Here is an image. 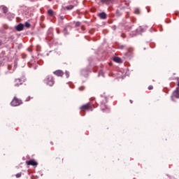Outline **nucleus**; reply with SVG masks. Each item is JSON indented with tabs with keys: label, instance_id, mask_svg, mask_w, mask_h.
Here are the masks:
<instances>
[{
	"label": "nucleus",
	"instance_id": "f257e3e1",
	"mask_svg": "<svg viewBox=\"0 0 179 179\" xmlns=\"http://www.w3.org/2000/svg\"><path fill=\"white\" fill-rule=\"evenodd\" d=\"M45 83L48 85V86H50L52 87L54 86L55 83V80H54V77L52 76H48L45 80H44Z\"/></svg>",
	"mask_w": 179,
	"mask_h": 179
},
{
	"label": "nucleus",
	"instance_id": "f03ea898",
	"mask_svg": "<svg viewBox=\"0 0 179 179\" xmlns=\"http://www.w3.org/2000/svg\"><path fill=\"white\" fill-rule=\"evenodd\" d=\"M80 110L84 113L85 111H87V110H90V111H93V106H92L90 103H87L86 104L82 105L80 107Z\"/></svg>",
	"mask_w": 179,
	"mask_h": 179
},
{
	"label": "nucleus",
	"instance_id": "7ed1b4c3",
	"mask_svg": "<svg viewBox=\"0 0 179 179\" xmlns=\"http://www.w3.org/2000/svg\"><path fill=\"white\" fill-rule=\"evenodd\" d=\"M20 104H22V100L16 97H14V99L11 101V106H13V107H17V106H20Z\"/></svg>",
	"mask_w": 179,
	"mask_h": 179
},
{
	"label": "nucleus",
	"instance_id": "20e7f679",
	"mask_svg": "<svg viewBox=\"0 0 179 179\" xmlns=\"http://www.w3.org/2000/svg\"><path fill=\"white\" fill-rule=\"evenodd\" d=\"M26 164H27V166H38V163H37V162H36V160H34V159L26 161Z\"/></svg>",
	"mask_w": 179,
	"mask_h": 179
},
{
	"label": "nucleus",
	"instance_id": "39448f33",
	"mask_svg": "<svg viewBox=\"0 0 179 179\" xmlns=\"http://www.w3.org/2000/svg\"><path fill=\"white\" fill-rule=\"evenodd\" d=\"M104 101L105 103H107V99H104L102 100V103H101V110L102 111H104V110H108V108L107 107V105H106V103H104Z\"/></svg>",
	"mask_w": 179,
	"mask_h": 179
},
{
	"label": "nucleus",
	"instance_id": "423d86ee",
	"mask_svg": "<svg viewBox=\"0 0 179 179\" xmlns=\"http://www.w3.org/2000/svg\"><path fill=\"white\" fill-rule=\"evenodd\" d=\"M53 73L56 76H60V77L64 76V71H62V70H57L54 71Z\"/></svg>",
	"mask_w": 179,
	"mask_h": 179
},
{
	"label": "nucleus",
	"instance_id": "0eeeda50",
	"mask_svg": "<svg viewBox=\"0 0 179 179\" xmlns=\"http://www.w3.org/2000/svg\"><path fill=\"white\" fill-rule=\"evenodd\" d=\"M22 80L19 79V78H17L14 81V86H15L16 87L20 86V85H22Z\"/></svg>",
	"mask_w": 179,
	"mask_h": 179
},
{
	"label": "nucleus",
	"instance_id": "6e6552de",
	"mask_svg": "<svg viewBox=\"0 0 179 179\" xmlns=\"http://www.w3.org/2000/svg\"><path fill=\"white\" fill-rule=\"evenodd\" d=\"M114 0H100V2H101V3L103 5H110V3H113Z\"/></svg>",
	"mask_w": 179,
	"mask_h": 179
},
{
	"label": "nucleus",
	"instance_id": "1a4fd4ad",
	"mask_svg": "<svg viewBox=\"0 0 179 179\" xmlns=\"http://www.w3.org/2000/svg\"><path fill=\"white\" fill-rule=\"evenodd\" d=\"M17 31H22L24 29V25L23 24H19L15 27Z\"/></svg>",
	"mask_w": 179,
	"mask_h": 179
},
{
	"label": "nucleus",
	"instance_id": "9d476101",
	"mask_svg": "<svg viewBox=\"0 0 179 179\" xmlns=\"http://www.w3.org/2000/svg\"><path fill=\"white\" fill-rule=\"evenodd\" d=\"M98 16L100 17V19H107V14H106V13H99Z\"/></svg>",
	"mask_w": 179,
	"mask_h": 179
},
{
	"label": "nucleus",
	"instance_id": "9b49d317",
	"mask_svg": "<svg viewBox=\"0 0 179 179\" xmlns=\"http://www.w3.org/2000/svg\"><path fill=\"white\" fill-rule=\"evenodd\" d=\"M173 97H176V99H179V90L178 88H177L175 91L173 92Z\"/></svg>",
	"mask_w": 179,
	"mask_h": 179
},
{
	"label": "nucleus",
	"instance_id": "f8f14e48",
	"mask_svg": "<svg viewBox=\"0 0 179 179\" xmlns=\"http://www.w3.org/2000/svg\"><path fill=\"white\" fill-rule=\"evenodd\" d=\"M113 61L115 62H117V64H121V62H122V61L121 60V58L118 57H115L113 58Z\"/></svg>",
	"mask_w": 179,
	"mask_h": 179
},
{
	"label": "nucleus",
	"instance_id": "ddd939ff",
	"mask_svg": "<svg viewBox=\"0 0 179 179\" xmlns=\"http://www.w3.org/2000/svg\"><path fill=\"white\" fill-rule=\"evenodd\" d=\"M75 8V6L73 5H69V6H66L64 9H66V10H72V9H73Z\"/></svg>",
	"mask_w": 179,
	"mask_h": 179
},
{
	"label": "nucleus",
	"instance_id": "4468645a",
	"mask_svg": "<svg viewBox=\"0 0 179 179\" xmlns=\"http://www.w3.org/2000/svg\"><path fill=\"white\" fill-rule=\"evenodd\" d=\"M48 13L50 16H54V11L52 10H48Z\"/></svg>",
	"mask_w": 179,
	"mask_h": 179
},
{
	"label": "nucleus",
	"instance_id": "2eb2a0df",
	"mask_svg": "<svg viewBox=\"0 0 179 179\" xmlns=\"http://www.w3.org/2000/svg\"><path fill=\"white\" fill-rule=\"evenodd\" d=\"M134 13L136 15H141V10H139V8H136L135 10H134Z\"/></svg>",
	"mask_w": 179,
	"mask_h": 179
},
{
	"label": "nucleus",
	"instance_id": "dca6fc26",
	"mask_svg": "<svg viewBox=\"0 0 179 179\" xmlns=\"http://www.w3.org/2000/svg\"><path fill=\"white\" fill-rule=\"evenodd\" d=\"M24 26H25V27L29 29V27H31V24H30V23L27 22H25Z\"/></svg>",
	"mask_w": 179,
	"mask_h": 179
},
{
	"label": "nucleus",
	"instance_id": "f3484780",
	"mask_svg": "<svg viewBox=\"0 0 179 179\" xmlns=\"http://www.w3.org/2000/svg\"><path fill=\"white\" fill-rule=\"evenodd\" d=\"M2 10H3V13H8V8L3 7Z\"/></svg>",
	"mask_w": 179,
	"mask_h": 179
},
{
	"label": "nucleus",
	"instance_id": "a211bd4d",
	"mask_svg": "<svg viewBox=\"0 0 179 179\" xmlns=\"http://www.w3.org/2000/svg\"><path fill=\"white\" fill-rule=\"evenodd\" d=\"M15 177H16L17 178H20V177H22V173H17V174L15 175Z\"/></svg>",
	"mask_w": 179,
	"mask_h": 179
},
{
	"label": "nucleus",
	"instance_id": "6ab92c4d",
	"mask_svg": "<svg viewBox=\"0 0 179 179\" xmlns=\"http://www.w3.org/2000/svg\"><path fill=\"white\" fill-rule=\"evenodd\" d=\"M80 26V22H76V27H79Z\"/></svg>",
	"mask_w": 179,
	"mask_h": 179
},
{
	"label": "nucleus",
	"instance_id": "aec40b11",
	"mask_svg": "<svg viewBox=\"0 0 179 179\" xmlns=\"http://www.w3.org/2000/svg\"><path fill=\"white\" fill-rule=\"evenodd\" d=\"M148 90H153V87L152 85H150L148 87Z\"/></svg>",
	"mask_w": 179,
	"mask_h": 179
},
{
	"label": "nucleus",
	"instance_id": "412c9836",
	"mask_svg": "<svg viewBox=\"0 0 179 179\" xmlns=\"http://www.w3.org/2000/svg\"><path fill=\"white\" fill-rule=\"evenodd\" d=\"M60 19H61V20H64V16H60Z\"/></svg>",
	"mask_w": 179,
	"mask_h": 179
},
{
	"label": "nucleus",
	"instance_id": "4be33fe9",
	"mask_svg": "<svg viewBox=\"0 0 179 179\" xmlns=\"http://www.w3.org/2000/svg\"><path fill=\"white\" fill-rule=\"evenodd\" d=\"M30 100V96H29L27 99V101H29Z\"/></svg>",
	"mask_w": 179,
	"mask_h": 179
},
{
	"label": "nucleus",
	"instance_id": "5701e85b",
	"mask_svg": "<svg viewBox=\"0 0 179 179\" xmlns=\"http://www.w3.org/2000/svg\"><path fill=\"white\" fill-rule=\"evenodd\" d=\"M2 45V41L0 40V47Z\"/></svg>",
	"mask_w": 179,
	"mask_h": 179
},
{
	"label": "nucleus",
	"instance_id": "b1692460",
	"mask_svg": "<svg viewBox=\"0 0 179 179\" xmlns=\"http://www.w3.org/2000/svg\"><path fill=\"white\" fill-rule=\"evenodd\" d=\"M130 103H131V104H132V103H134V101L130 100Z\"/></svg>",
	"mask_w": 179,
	"mask_h": 179
},
{
	"label": "nucleus",
	"instance_id": "393cba45",
	"mask_svg": "<svg viewBox=\"0 0 179 179\" xmlns=\"http://www.w3.org/2000/svg\"><path fill=\"white\" fill-rule=\"evenodd\" d=\"M123 9H125V7H122V8H121V10H122Z\"/></svg>",
	"mask_w": 179,
	"mask_h": 179
},
{
	"label": "nucleus",
	"instance_id": "a878e982",
	"mask_svg": "<svg viewBox=\"0 0 179 179\" xmlns=\"http://www.w3.org/2000/svg\"><path fill=\"white\" fill-rule=\"evenodd\" d=\"M58 159H59V158H56V160H58Z\"/></svg>",
	"mask_w": 179,
	"mask_h": 179
},
{
	"label": "nucleus",
	"instance_id": "bb28decb",
	"mask_svg": "<svg viewBox=\"0 0 179 179\" xmlns=\"http://www.w3.org/2000/svg\"><path fill=\"white\" fill-rule=\"evenodd\" d=\"M51 145H54V143H51Z\"/></svg>",
	"mask_w": 179,
	"mask_h": 179
},
{
	"label": "nucleus",
	"instance_id": "cd10ccee",
	"mask_svg": "<svg viewBox=\"0 0 179 179\" xmlns=\"http://www.w3.org/2000/svg\"><path fill=\"white\" fill-rule=\"evenodd\" d=\"M118 12H119V11L117 10V13H118Z\"/></svg>",
	"mask_w": 179,
	"mask_h": 179
}]
</instances>
